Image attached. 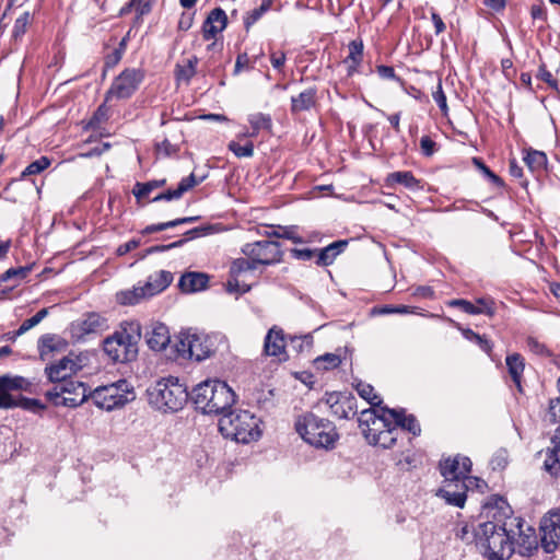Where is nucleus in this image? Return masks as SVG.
I'll list each match as a JSON object with an SVG mask.
<instances>
[{
    "label": "nucleus",
    "instance_id": "obj_1",
    "mask_svg": "<svg viewBox=\"0 0 560 560\" xmlns=\"http://www.w3.org/2000/svg\"><path fill=\"white\" fill-rule=\"evenodd\" d=\"M491 520L472 527L474 541L480 553L488 560H509L514 553V528L521 517L514 516L510 505L500 499L495 508H490Z\"/></svg>",
    "mask_w": 560,
    "mask_h": 560
},
{
    "label": "nucleus",
    "instance_id": "obj_2",
    "mask_svg": "<svg viewBox=\"0 0 560 560\" xmlns=\"http://www.w3.org/2000/svg\"><path fill=\"white\" fill-rule=\"evenodd\" d=\"M471 466L470 458L460 454L441 460L440 471L444 480L436 494L448 504L463 508L467 499L466 481L470 480Z\"/></svg>",
    "mask_w": 560,
    "mask_h": 560
},
{
    "label": "nucleus",
    "instance_id": "obj_3",
    "mask_svg": "<svg viewBox=\"0 0 560 560\" xmlns=\"http://www.w3.org/2000/svg\"><path fill=\"white\" fill-rule=\"evenodd\" d=\"M190 398L202 413L220 415L226 411L235 404L236 395L234 390L223 381L207 380L194 387Z\"/></svg>",
    "mask_w": 560,
    "mask_h": 560
},
{
    "label": "nucleus",
    "instance_id": "obj_4",
    "mask_svg": "<svg viewBox=\"0 0 560 560\" xmlns=\"http://www.w3.org/2000/svg\"><path fill=\"white\" fill-rule=\"evenodd\" d=\"M141 339V325L138 320L122 322L119 329L104 339L103 350L115 363L133 361L138 354V342Z\"/></svg>",
    "mask_w": 560,
    "mask_h": 560
},
{
    "label": "nucleus",
    "instance_id": "obj_5",
    "mask_svg": "<svg viewBox=\"0 0 560 560\" xmlns=\"http://www.w3.org/2000/svg\"><path fill=\"white\" fill-rule=\"evenodd\" d=\"M147 394L150 406L165 413L182 410L190 397L186 385L174 376L156 381Z\"/></svg>",
    "mask_w": 560,
    "mask_h": 560
},
{
    "label": "nucleus",
    "instance_id": "obj_6",
    "mask_svg": "<svg viewBox=\"0 0 560 560\" xmlns=\"http://www.w3.org/2000/svg\"><path fill=\"white\" fill-rule=\"evenodd\" d=\"M219 430L224 438L244 444L261 436L260 419L247 410L224 413L219 421Z\"/></svg>",
    "mask_w": 560,
    "mask_h": 560
},
{
    "label": "nucleus",
    "instance_id": "obj_7",
    "mask_svg": "<svg viewBox=\"0 0 560 560\" xmlns=\"http://www.w3.org/2000/svg\"><path fill=\"white\" fill-rule=\"evenodd\" d=\"M295 430L306 443L317 448H332L339 438L331 421L319 418L312 412L298 418Z\"/></svg>",
    "mask_w": 560,
    "mask_h": 560
},
{
    "label": "nucleus",
    "instance_id": "obj_8",
    "mask_svg": "<svg viewBox=\"0 0 560 560\" xmlns=\"http://www.w3.org/2000/svg\"><path fill=\"white\" fill-rule=\"evenodd\" d=\"M217 339L215 336L184 331L179 334L176 350L180 355L200 362L215 352Z\"/></svg>",
    "mask_w": 560,
    "mask_h": 560
},
{
    "label": "nucleus",
    "instance_id": "obj_9",
    "mask_svg": "<svg viewBox=\"0 0 560 560\" xmlns=\"http://www.w3.org/2000/svg\"><path fill=\"white\" fill-rule=\"evenodd\" d=\"M94 404L104 410L110 411L124 407L135 398L127 381L121 380L105 386H100L91 394Z\"/></svg>",
    "mask_w": 560,
    "mask_h": 560
},
{
    "label": "nucleus",
    "instance_id": "obj_10",
    "mask_svg": "<svg viewBox=\"0 0 560 560\" xmlns=\"http://www.w3.org/2000/svg\"><path fill=\"white\" fill-rule=\"evenodd\" d=\"M45 396L55 406L75 408L88 399L89 392L84 383L70 380L55 385L46 392Z\"/></svg>",
    "mask_w": 560,
    "mask_h": 560
},
{
    "label": "nucleus",
    "instance_id": "obj_11",
    "mask_svg": "<svg viewBox=\"0 0 560 560\" xmlns=\"http://www.w3.org/2000/svg\"><path fill=\"white\" fill-rule=\"evenodd\" d=\"M144 79V72L141 69L128 68L120 72L113 81L106 93V101L112 97L126 100L133 95Z\"/></svg>",
    "mask_w": 560,
    "mask_h": 560
},
{
    "label": "nucleus",
    "instance_id": "obj_12",
    "mask_svg": "<svg viewBox=\"0 0 560 560\" xmlns=\"http://www.w3.org/2000/svg\"><path fill=\"white\" fill-rule=\"evenodd\" d=\"M242 253L256 265H276L282 260L280 244L276 241H257L247 243L242 247Z\"/></svg>",
    "mask_w": 560,
    "mask_h": 560
},
{
    "label": "nucleus",
    "instance_id": "obj_13",
    "mask_svg": "<svg viewBox=\"0 0 560 560\" xmlns=\"http://www.w3.org/2000/svg\"><path fill=\"white\" fill-rule=\"evenodd\" d=\"M82 368L83 364L80 355L70 352L62 359L47 365L45 368V375L49 382L58 385L72 380V376L81 371Z\"/></svg>",
    "mask_w": 560,
    "mask_h": 560
},
{
    "label": "nucleus",
    "instance_id": "obj_14",
    "mask_svg": "<svg viewBox=\"0 0 560 560\" xmlns=\"http://www.w3.org/2000/svg\"><path fill=\"white\" fill-rule=\"evenodd\" d=\"M385 409L388 408L383 407L382 415H377L375 409L370 408L362 410L359 416V427L369 444L394 422Z\"/></svg>",
    "mask_w": 560,
    "mask_h": 560
},
{
    "label": "nucleus",
    "instance_id": "obj_15",
    "mask_svg": "<svg viewBox=\"0 0 560 560\" xmlns=\"http://www.w3.org/2000/svg\"><path fill=\"white\" fill-rule=\"evenodd\" d=\"M324 402L329 408L331 415L339 419H350L358 412L357 399L349 393H326Z\"/></svg>",
    "mask_w": 560,
    "mask_h": 560
},
{
    "label": "nucleus",
    "instance_id": "obj_16",
    "mask_svg": "<svg viewBox=\"0 0 560 560\" xmlns=\"http://www.w3.org/2000/svg\"><path fill=\"white\" fill-rule=\"evenodd\" d=\"M541 547L547 553L557 549L560 539V510H552L540 522Z\"/></svg>",
    "mask_w": 560,
    "mask_h": 560
},
{
    "label": "nucleus",
    "instance_id": "obj_17",
    "mask_svg": "<svg viewBox=\"0 0 560 560\" xmlns=\"http://www.w3.org/2000/svg\"><path fill=\"white\" fill-rule=\"evenodd\" d=\"M107 328V319L98 313L91 312L72 323L71 332L74 338L83 339L88 335L100 334Z\"/></svg>",
    "mask_w": 560,
    "mask_h": 560
},
{
    "label": "nucleus",
    "instance_id": "obj_18",
    "mask_svg": "<svg viewBox=\"0 0 560 560\" xmlns=\"http://www.w3.org/2000/svg\"><path fill=\"white\" fill-rule=\"evenodd\" d=\"M514 552L523 557H529L538 548V540L535 528L527 525L521 517V524L514 528Z\"/></svg>",
    "mask_w": 560,
    "mask_h": 560
},
{
    "label": "nucleus",
    "instance_id": "obj_19",
    "mask_svg": "<svg viewBox=\"0 0 560 560\" xmlns=\"http://www.w3.org/2000/svg\"><path fill=\"white\" fill-rule=\"evenodd\" d=\"M257 265L252 259L237 258L233 260L230 267V278L226 282V290L230 293H246L250 287L246 283H240L238 278L242 273L256 269Z\"/></svg>",
    "mask_w": 560,
    "mask_h": 560
},
{
    "label": "nucleus",
    "instance_id": "obj_20",
    "mask_svg": "<svg viewBox=\"0 0 560 560\" xmlns=\"http://www.w3.org/2000/svg\"><path fill=\"white\" fill-rule=\"evenodd\" d=\"M28 382L22 376H2L0 377V408H13L16 405L18 396H13L9 390L22 389Z\"/></svg>",
    "mask_w": 560,
    "mask_h": 560
},
{
    "label": "nucleus",
    "instance_id": "obj_21",
    "mask_svg": "<svg viewBox=\"0 0 560 560\" xmlns=\"http://www.w3.org/2000/svg\"><path fill=\"white\" fill-rule=\"evenodd\" d=\"M228 25V15L221 8L210 11L202 25V36L206 40L213 39Z\"/></svg>",
    "mask_w": 560,
    "mask_h": 560
},
{
    "label": "nucleus",
    "instance_id": "obj_22",
    "mask_svg": "<svg viewBox=\"0 0 560 560\" xmlns=\"http://www.w3.org/2000/svg\"><path fill=\"white\" fill-rule=\"evenodd\" d=\"M450 306L459 307L463 312L470 315L485 314L487 316L494 315V302L491 299L480 298L476 303H471L464 299L452 300Z\"/></svg>",
    "mask_w": 560,
    "mask_h": 560
},
{
    "label": "nucleus",
    "instance_id": "obj_23",
    "mask_svg": "<svg viewBox=\"0 0 560 560\" xmlns=\"http://www.w3.org/2000/svg\"><path fill=\"white\" fill-rule=\"evenodd\" d=\"M284 331L278 326L271 327L264 340V353L268 357H280L285 354Z\"/></svg>",
    "mask_w": 560,
    "mask_h": 560
},
{
    "label": "nucleus",
    "instance_id": "obj_24",
    "mask_svg": "<svg viewBox=\"0 0 560 560\" xmlns=\"http://www.w3.org/2000/svg\"><path fill=\"white\" fill-rule=\"evenodd\" d=\"M203 178H197L194 173H191L189 176L182 178L179 182L177 188L175 189H167L164 192H161L156 195L151 201L152 202H159V201H171L182 198V196L187 192L188 190L192 189L195 186H197L199 183L202 182Z\"/></svg>",
    "mask_w": 560,
    "mask_h": 560
},
{
    "label": "nucleus",
    "instance_id": "obj_25",
    "mask_svg": "<svg viewBox=\"0 0 560 560\" xmlns=\"http://www.w3.org/2000/svg\"><path fill=\"white\" fill-rule=\"evenodd\" d=\"M147 343L154 351L164 350L171 341L168 327L163 323H154L145 334Z\"/></svg>",
    "mask_w": 560,
    "mask_h": 560
},
{
    "label": "nucleus",
    "instance_id": "obj_26",
    "mask_svg": "<svg viewBox=\"0 0 560 560\" xmlns=\"http://www.w3.org/2000/svg\"><path fill=\"white\" fill-rule=\"evenodd\" d=\"M395 185H401L409 190H420L423 188L421 180L416 178L410 171H397L389 173L385 178V186L394 188Z\"/></svg>",
    "mask_w": 560,
    "mask_h": 560
},
{
    "label": "nucleus",
    "instance_id": "obj_27",
    "mask_svg": "<svg viewBox=\"0 0 560 560\" xmlns=\"http://www.w3.org/2000/svg\"><path fill=\"white\" fill-rule=\"evenodd\" d=\"M388 412V416L394 421V424L400 430H406L412 435L418 436L421 433V428L413 415H406L405 410H396V409H385Z\"/></svg>",
    "mask_w": 560,
    "mask_h": 560
},
{
    "label": "nucleus",
    "instance_id": "obj_28",
    "mask_svg": "<svg viewBox=\"0 0 560 560\" xmlns=\"http://www.w3.org/2000/svg\"><path fill=\"white\" fill-rule=\"evenodd\" d=\"M348 244V240H339L317 250L316 265L320 267L330 266L337 256L345 252Z\"/></svg>",
    "mask_w": 560,
    "mask_h": 560
},
{
    "label": "nucleus",
    "instance_id": "obj_29",
    "mask_svg": "<svg viewBox=\"0 0 560 560\" xmlns=\"http://www.w3.org/2000/svg\"><path fill=\"white\" fill-rule=\"evenodd\" d=\"M209 277L203 272H187L180 277L178 287L183 292L192 293L206 289Z\"/></svg>",
    "mask_w": 560,
    "mask_h": 560
},
{
    "label": "nucleus",
    "instance_id": "obj_30",
    "mask_svg": "<svg viewBox=\"0 0 560 560\" xmlns=\"http://www.w3.org/2000/svg\"><path fill=\"white\" fill-rule=\"evenodd\" d=\"M348 49L349 54L343 60V63L347 66V74L351 77L358 72V69L363 60L364 45L362 39L351 40L348 45Z\"/></svg>",
    "mask_w": 560,
    "mask_h": 560
},
{
    "label": "nucleus",
    "instance_id": "obj_31",
    "mask_svg": "<svg viewBox=\"0 0 560 560\" xmlns=\"http://www.w3.org/2000/svg\"><path fill=\"white\" fill-rule=\"evenodd\" d=\"M551 442L552 448L547 452L544 467L550 475L558 476L560 472V428L556 430Z\"/></svg>",
    "mask_w": 560,
    "mask_h": 560
},
{
    "label": "nucleus",
    "instance_id": "obj_32",
    "mask_svg": "<svg viewBox=\"0 0 560 560\" xmlns=\"http://www.w3.org/2000/svg\"><path fill=\"white\" fill-rule=\"evenodd\" d=\"M67 347V340L52 334L43 335L38 340V351L42 359L50 353L63 351Z\"/></svg>",
    "mask_w": 560,
    "mask_h": 560
},
{
    "label": "nucleus",
    "instance_id": "obj_33",
    "mask_svg": "<svg viewBox=\"0 0 560 560\" xmlns=\"http://www.w3.org/2000/svg\"><path fill=\"white\" fill-rule=\"evenodd\" d=\"M173 281V273L166 270H160L151 275L144 283L148 293L153 296L164 291Z\"/></svg>",
    "mask_w": 560,
    "mask_h": 560
},
{
    "label": "nucleus",
    "instance_id": "obj_34",
    "mask_svg": "<svg viewBox=\"0 0 560 560\" xmlns=\"http://www.w3.org/2000/svg\"><path fill=\"white\" fill-rule=\"evenodd\" d=\"M509 374L520 392H522V376L525 369L524 358L520 353H512L505 358Z\"/></svg>",
    "mask_w": 560,
    "mask_h": 560
},
{
    "label": "nucleus",
    "instance_id": "obj_35",
    "mask_svg": "<svg viewBox=\"0 0 560 560\" xmlns=\"http://www.w3.org/2000/svg\"><path fill=\"white\" fill-rule=\"evenodd\" d=\"M317 91L315 88H310L301 92L296 96L291 97V112L293 114L310 110L316 104Z\"/></svg>",
    "mask_w": 560,
    "mask_h": 560
},
{
    "label": "nucleus",
    "instance_id": "obj_36",
    "mask_svg": "<svg viewBox=\"0 0 560 560\" xmlns=\"http://www.w3.org/2000/svg\"><path fill=\"white\" fill-rule=\"evenodd\" d=\"M399 435H400V430L393 422L380 435H377V438H375L370 444L374 445V446H380L382 448H390L395 445Z\"/></svg>",
    "mask_w": 560,
    "mask_h": 560
},
{
    "label": "nucleus",
    "instance_id": "obj_37",
    "mask_svg": "<svg viewBox=\"0 0 560 560\" xmlns=\"http://www.w3.org/2000/svg\"><path fill=\"white\" fill-rule=\"evenodd\" d=\"M145 284L142 287H135L132 290H127L117 294V299L122 305H135L140 301L150 298Z\"/></svg>",
    "mask_w": 560,
    "mask_h": 560
},
{
    "label": "nucleus",
    "instance_id": "obj_38",
    "mask_svg": "<svg viewBox=\"0 0 560 560\" xmlns=\"http://www.w3.org/2000/svg\"><path fill=\"white\" fill-rule=\"evenodd\" d=\"M248 122L253 131L248 133L250 137L257 136L260 130L270 131L272 127L271 117L267 114L256 113L248 116Z\"/></svg>",
    "mask_w": 560,
    "mask_h": 560
},
{
    "label": "nucleus",
    "instance_id": "obj_39",
    "mask_svg": "<svg viewBox=\"0 0 560 560\" xmlns=\"http://www.w3.org/2000/svg\"><path fill=\"white\" fill-rule=\"evenodd\" d=\"M166 184V179H154L147 183H136L132 189L137 200L147 198L154 189L163 187Z\"/></svg>",
    "mask_w": 560,
    "mask_h": 560
},
{
    "label": "nucleus",
    "instance_id": "obj_40",
    "mask_svg": "<svg viewBox=\"0 0 560 560\" xmlns=\"http://www.w3.org/2000/svg\"><path fill=\"white\" fill-rule=\"evenodd\" d=\"M197 65L198 58L196 56L188 58L184 65H177L175 69L177 80L189 82L196 74Z\"/></svg>",
    "mask_w": 560,
    "mask_h": 560
},
{
    "label": "nucleus",
    "instance_id": "obj_41",
    "mask_svg": "<svg viewBox=\"0 0 560 560\" xmlns=\"http://www.w3.org/2000/svg\"><path fill=\"white\" fill-rule=\"evenodd\" d=\"M524 161L532 171H540L546 167L548 159L544 152L530 150L526 153Z\"/></svg>",
    "mask_w": 560,
    "mask_h": 560
},
{
    "label": "nucleus",
    "instance_id": "obj_42",
    "mask_svg": "<svg viewBox=\"0 0 560 560\" xmlns=\"http://www.w3.org/2000/svg\"><path fill=\"white\" fill-rule=\"evenodd\" d=\"M341 359L339 355L334 353H325L314 360L316 370L328 371L336 369L340 365Z\"/></svg>",
    "mask_w": 560,
    "mask_h": 560
},
{
    "label": "nucleus",
    "instance_id": "obj_43",
    "mask_svg": "<svg viewBox=\"0 0 560 560\" xmlns=\"http://www.w3.org/2000/svg\"><path fill=\"white\" fill-rule=\"evenodd\" d=\"M51 164V160L48 156H40L38 160L30 163L25 170L21 173V178H26L31 175H36L44 172Z\"/></svg>",
    "mask_w": 560,
    "mask_h": 560
},
{
    "label": "nucleus",
    "instance_id": "obj_44",
    "mask_svg": "<svg viewBox=\"0 0 560 560\" xmlns=\"http://www.w3.org/2000/svg\"><path fill=\"white\" fill-rule=\"evenodd\" d=\"M358 394L372 406H380L382 399L378 395L374 394V388L370 384L359 383L357 385Z\"/></svg>",
    "mask_w": 560,
    "mask_h": 560
},
{
    "label": "nucleus",
    "instance_id": "obj_45",
    "mask_svg": "<svg viewBox=\"0 0 560 560\" xmlns=\"http://www.w3.org/2000/svg\"><path fill=\"white\" fill-rule=\"evenodd\" d=\"M228 149L237 158H252L254 155V144L247 141L245 144H240L237 141H230Z\"/></svg>",
    "mask_w": 560,
    "mask_h": 560
},
{
    "label": "nucleus",
    "instance_id": "obj_46",
    "mask_svg": "<svg viewBox=\"0 0 560 560\" xmlns=\"http://www.w3.org/2000/svg\"><path fill=\"white\" fill-rule=\"evenodd\" d=\"M462 332L467 340L476 342L485 352L491 351L492 345L485 336L475 332L470 328L463 329Z\"/></svg>",
    "mask_w": 560,
    "mask_h": 560
},
{
    "label": "nucleus",
    "instance_id": "obj_47",
    "mask_svg": "<svg viewBox=\"0 0 560 560\" xmlns=\"http://www.w3.org/2000/svg\"><path fill=\"white\" fill-rule=\"evenodd\" d=\"M31 270H32L31 266L10 268L2 273L0 281L5 282L11 279H16L20 282L28 276Z\"/></svg>",
    "mask_w": 560,
    "mask_h": 560
},
{
    "label": "nucleus",
    "instance_id": "obj_48",
    "mask_svg": "<svg viewBox=\"0 0 560 560\" xmlns=\"http://www.w3.org/2000/svg\"><path fill=\"white\" fill-rule=\"evenodd\" d=\"M15 407H21L33 412H38L45 409V406L40 402V400L35 398H26L21 395L18 396Z\"/></svg>",
    "mask_w": 560,
    "mask_h": 560
},
{
    "label": "nucleus",
    "instance_id": "obj_49",
    "mask_svg": "<svg viewBox=\"0 0 560 560\" xmlns=\"http://www.w3.org/2000/svg\"><path fill=\"white\" fill-rule=\"evenodd\" d=\"M474 164L482 172V174L489 178L491 183H493L498 187H503L504 182L503 179L494 174L481 160L475 158Z\"/></svg>",
    "mask_w": 560,
    "mask_h": 560
},
{
    "label": "nucleus",
    "instance_id": "obj_50",
    "mask_svg": "<svg viewBox=\"0 0 560 560\" xmlns=\"http://www.w3.org/2000/svg\"><path fill=\"white\" fill-rule=\"evenodd\" d=\"M30 19H31L30 13L24 12L20 18H18L15 20L13 31H12V36L15 39L22 37L25 34L26 27L30 23Z\"/></svg>",
    "mask_w": 560,
    "mask_h": 560
},
{
    "label": "nucleus",
    "instance_id": "obj_51",
    "mask_svg": "<svg viewBox=\"0 0 560 560\" xmlns=\"http://www.w3.org/2000/svg\"><path fill=\"white\" fill-rule=\"evenodd\" d=\"M432 97L435 101V103L438 104V106L440 107L442 114L447 115L448 106H447V102H446V95L442 88L441 80H439L436 91H434L432 93Z\"/></svg>",
    "mask_w": 560,
    "mask_h": 560
},
{
    "label": "nucleus",
    "instance_id": "obj_52",
    "mask_svg": "<svg viewBox=\"0 0 560 560\" xmlns=\"http://www.w3.org/2000/svg\"><path fill=\"white\" fill-rule=\"evenodd\" d=\"M279 231H280L279 238L290 240L295 244H301L304 242L303 238L298 235L296 226H294V225L279 226Z\"/></svg>",
    "mask_w": 560,
    "mask_h": 560
},
{
    "label": "nucleus",
    "instance_id": "obj_53",
    "mask_svg": "<svg viewBox=\"0 0 560 560\" xmlns=\"http://www.w3.org/2000/svg\"><path fill=\"white\" fill-rule=\"evenodd\" d=\"M420 148L422 154L427 158H430L436 152L438 144L429 136H423L420 139Z\"/></svg>",
    "mask_w": 560,
    "mask_h": 560
},
{
    "label": "nucleus",
    "instance_id": "obj_54",
    "mask_svg": "<svg viewBox=\"0 0 560 560\" xmlns=\"http://www.w3.org/2000/svg\"><path fill=\"white\" fill-rule=\"evenodd\" d=\"M376 72L384 80H395L402 83V80L396 75L394 68L390 66L380 65L376 67Z\"/></svg>",
    "mask_w": 560,
    "mask_h": 560
},
{
    "label": "nucleus",
    "instance_id": "obj_55",
    "mask_svg": "<svg viewBox=\"0 0 560 560\" xmlns=\"http://www.w3.org/2000/svg\"><path fill=\"white\" fill-rule=\"evenodd\" d=\"M537 78L546 82L552 89L558 88V81L553 79L551 72L547 69V67L544 63L539 66Z\"/></svg>",
    "mask_w": 560,
    "mask_h": 560
},
{
    "label": "nucleus",
    "instance_id": "obj_56",
    "mask_svg": "<svg viewBox=\"0 0 560 560\" xmlns=\"http://www.w3.org/2000/svg\"><path fill=\"white\" fill-rule=\"evenodd\" d=\"M137 12V19L148 14L152 9V0H131Z\"/></svg>",
    "mask_w": 560,
    "mask_h": 560
},
{
    "label": "nucleus",
    "instance_id": "obj_57",
    "mask_svg": "<svg viewBox=\"0 0 560 560\" xmlns=\"http://www.w3.org/2000/svg\"><path fill=\"white\" fill-rule=\"evenodd\" d=\"M265 14L264 11H260V8H256L248 12L244 18V26L246 31L249 28Z\"/></svg>",
    "mask_w": 560,
    "mask_h": 560
},
{
    "label": "nucleus",
    "instance_id": "obj_58",
    "mask_svg": "<svg viewBox=\"0 0 560 560\" xmlns=\"http://www.w3.org/2000/svg\"><path fill=\"white\" fill-rule=\"evenodd\" d=\"M526 345H527L528 349L536 354H540V355L549 354L546 346L544 343L539 342L534 337H528L526 340Z\"/></svg>",
    "mask_w": 560,
    "mask_h": 560
},
{
    "label": "nucleus",
    "instance_id": "obj_59",
    "mask_svg": "<svg viewBox=\"0 0 560 560\" xmlns=\"http://www.w3.org/2000/svg\"><path fill=\"white\" fill-rule=\"evenodd\" d=\"M186 243V240H178L166 245H154L147 249V254L161 253L172 248L180 247Z\"/></svg>",
    "mask_w": 560,
    "mask_h": 560
},
{
    "label": "nucleus",
    "instance_id": "obj_60",
    "mask_svg": "<svg viewBox=\"0 0 560 560\" xmlns=\"http://www.w3.org/2000/svg\"><path fill=\"white\" fill-rule=\"evenodd\" d=\"M292 255L296 259L301 260H310L314 256L317 257V249H310V248H293L291 250Z\"/></svg>",
    "mask_w": 560,
    "mask_h": 560
},
{
    "label": "nucleus",
    "instance_id": "obj_61",
    "mask_svg": "<svg viewBox=\"0 0 560 560\" xmlns=\"http://www.w3.org/2000/svg\"><path fill=\"white\" fill-rule=\"evenodd\" d=\"M107 119V108L105 105H101L97 110L94 113L93 117L91 118L89 125L91 127H96L101 122Z\"/></svg>",
    "mask_w": 560,
    "mask_h": 560
},
{
    "label": "nucleus",
    "instance_id": "obj_62",
    "mask_svg": "<svg viewBox=\"0 0 560 560\" xmlns=\"http://www.w3.org/2000/svg\"><path fill=\"white\" fill-rule=\"evenodd\" d=\"M210 230H211V226L194 228V229L187 231L185 233V237H183L182 240H186V242H187L188 240H194V238L207 235L210 232Z\"/></svg>",
    "mask_w": 560,
    "mask_h": 560
},
{
    "label": "nucleus",
    "instance_id": "obj_63",
    "mask_svg": "<svg viewBox=\"0 0 560 560\" xmlns=\"http://www.w3.org/2000/svg\"><path fill=\"white\" fill-rule=\"evenodd\" d=\"M139 245H140V241L132 238V240L119 245L116 253L118 256H124L127 253L136 249Z\"/></svg>",
    "mask_w": 560,
    "mask_h": 560
},
{
    "label": "nucleus",
    "instance_id": "obj_64",
    "mask_svg": "<svg viewBox=\"0 0 560 560\" xmlns=\"http://www.w3.org/2000/svg\"><path fill=\"white\" fill-rule=\"evenodd\" d=\"M252 68L249 65V58L247 54H241L237 56L234 67V73H240L243 69H249Z\"/></svg>",
    "mask_w": 560,
    "mask_h": 560
}]
</instances>
